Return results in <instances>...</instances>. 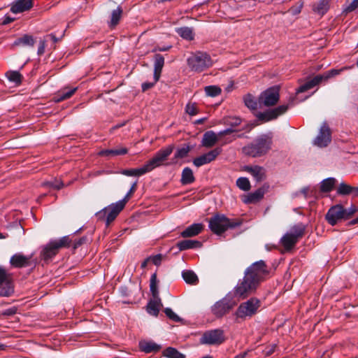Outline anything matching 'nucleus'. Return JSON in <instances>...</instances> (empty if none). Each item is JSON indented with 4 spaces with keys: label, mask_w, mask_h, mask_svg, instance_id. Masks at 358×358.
<instances>
[{
    "label": "nucleus",
    "mask_w": 358,
    "mask_h": 358,
    "mask_svg": "<svg viewBox=\"0 0 358 358\" xmlns=\"http://www.w3.org/2000/svg\"><path fill=\"white\" fill-rule=\"evenodd\" d=\"M268 274L269 270L264 261L254 262L245 269L243 279L234 288V296L242 299L247 298L256 291Z\"/></svg>",
    "instance_id": "f257e3e1"
},
{
    "label": "nucleus",
    "mask_w": 358,
    "mask_h": 358,
    "mask_svg": "<svg viewBox=\"0 0 358 358\" xmlns=\"http://www.w3.org/2000/svg\"><path fill=\"white\" fill-rule=\"evenodd\" d=\"M136 184L137 182H135L132 185L129 191L122 200L116 203H111L110 205L97 212L95 214L97 220L100 221H105L106 226H108L124 209L127 202L129 199L131 194L135 192Z\"/></svg>",
    "instance_id": "f03ea898"
},
{
    "label": "nucleus",
    "mask_w": 358,
    "mask_h": 358,
    "mask_svg": "<svg viewBox=\"0 0 358 358\" xmlns=\"http://www.w3.org/2000/svg\"><path fill=\"white\" fill-rule=\"evenodd\" d=\"M273 138L268 134L257 137L251 143L242 148L243 152L249 157H260L266 155L272 148Z\"/></svg>",
    "instance_id": "7ed1b4c3"
},
{
    "label": "nucleus",
    "mask_w": 358,
    "mask_h": 358,
    "mask_svg": "<svg viewBox=\"0 0 358 358\" xmlns=\"http://www.w3.org/2000/svg\"><path fill=\"white\" fill-rule=\"evenodd\" d=\"M208 227L217 235H221L229 229H234L241 224L239 220H230L224 214L217 213L209 219Z\"/></svg>",
    "instance_id": "20e7f679"
},
{
    "label": "nucleus",
    "mask_w": 358,
    "mask_h": 358,
    "mask_svg": "<svg viewBox=\"0 0 358 358\" xmlns=\"http://www.w3.org/2000/svg\"><path fill=\"white\" fill-rule=\"evenodd\" d=\"M306 227L303 223H298L291 227L280 239V243L287 251L291 250L299 241L305 235Z\"/></svg>",
    "instance_id": "39448f33"
},
{
    "label": "nucleus",
    "mask_w": 358,
    "mask_h": 358,
    "mask_svg": "<svg viewBox=\"0 0 358 358\" xmlns=\"http://www.w3.org/2000/svg\"><path fill=\"white\" fill-rule=\"evenodd\" d=\"M150 289L152 293V299L148 301L146 310L148 314L157 317L159 313L160 308L163 306L161 298L159 297L157 274L155 273L151 275Z\"/></svg>",
    "instance_id": "423d86ee"
},
{
    "label": "nucleus",
    "mask_w": 358,
    "mask_h": 358,
    "mask_svg": "<svg viewBox=\"0 0 358 358\" xmlns=\"http://www.w3.org/2000/svg\"><path fill=\"white\" fill-rule=\"evenodd\" d=\"M261 306L260 301L255 297L241 303L235 312L236 318L246 320L255 315Z\"/></svg>",
    "instance_id": "0eeeda50"
},
{
    "label": "nucleus",
    "mask_w": 358,
    "mask_h": 358,
    "mask_svg": "<svg viewBox=\"0 0 358 358\" xmlns=\"http://www.w3.org/2000/svg\"><path fill=\"white\" fill-rule=\"evenodd\" d=\"M187 65L192 71L201 72L212 66V60L208 54L196 52L187 58Z\"/></svg>",
    "instance_id": "6e6552de"
},
{
    "label": "nucleus",
    "mask_w": 358,
    "mask_h": 358,
    "mask_svg": "<svg viewBox=\"0 0 358 358\" xmlns=\"http://www.w3.org/2000/svg\"><path fill=\"white\" fill-rule=\"evenodd\" d=\"M174 145L171 144L160 149L157 151L152 159L148 161L144 165L148 173L150 172L155 168L159 167L164 164L165 161L174 150Z\"/></svg>",
    "instance_id": "1a4fd4ad"
},
{
    "label": "nucleus",
    "mask_w": 358,
    "mask_h": 358,
    "mask_svg": "<svg viewBox=\"0 0 358 358\" xmlns=\"http://www.w3.org/2000/svg\"><path fill=\"white\" fill-rule=\"evenodd\" d=\"M233 291L224 298L215 303L211 307V312L216 317H222L229 313L236 305V301L232 299Z\"/></svg>",
    "instance_id": "9d476101"
},
{
    "label": "nucleus",
    "mask_w": 358,
    "mask_h": 358,
    "mask_svg": "<svg viewBox=\"0 0 358 358\" xmlns=\"http://www.w3.org/2000/svg\"><path fill=\"white\" fill-rule=\"evenodd\" d=\"M225 341L224 333L222 329H215L205 331L199 339L203 345H219Z\"/></svg>",
    "instance_id": "9b49d317"
},
{
    "label": "nucleus",
    "mask_w": 358,
    "mask_h": 358,
    "mask_svg": "<svg viewBox=\"0 0 358 358\" xmlns=\"http://www.w3.org/2000/svg\"><path fill=\"white\" fill-rule=\"evenodd\" d=\"M280 99V87L274 85L263 91L259 98V105L272 106L278 103Z\"/></svg>",
    "instance_id": "f8f14e48"
},
{
    "label": "nucleus",
    "mask_w": 358,
    "mask_h": 358,
    "mask_svg": "<svg viewBox=\"0 0 358 358\" xmlns=\"http://www.w3.org/2000/svg\"><path fill=\"white\" fill-rule=\"evenodd\" d=\"M11 274L0 266V296H8L13 292Z\"/></svg>",
    "instance_id": "ddd939ff"
},
{
    "label": "nucleus",
    "mask_w": 358,
    "mask_h": 358,
    "mask_svg": "<svg viewBox=\"0 0 358 358\" xmlns=\"http://www.w3.org/2000/svg\"><path fill=\"white\" fill-rule=\"evenodd\" d=\"M344 213L345 208L342 205H335L329 209L325 218L329 224L334 226L338 221L345 220Z\"/></svg>",
    "instance_id": "4468645a"
},
{
    "label": "nucleus",
    "mask_w": 358,
    "mask_h": 358,
    "mask_svg": "<svg viewBox=\"0 0 358 358\" xmlns=\"http://www.w3.org/2000/svg\"><path fill=\"white\" fill-rule=\"evenodd\" d=\"M331 141V134L328 124L324 122L318 135L314 140V144L320 148L327 147Z\"/></svg>",
    "instance_id": "2eb2a0df"
},
{
    "label": "nucleus",
    "mask_w": 358,
    "mask_h": 358,
    "mask_svg": "<svg viewBox=\"0 0 358 358\" xmlns=\"http://www.w3.org/2000/svg\"><path fill=\"white\" fill-rule=\"evenodd\" d=\"M222 152L221 148H215L209 152L203 154L193 159V164L196 167H200L204 164H209L214 161Z\"/></svg>",
    "instance_id": "dca6fc26"
},
{
    "label": "nucleus",
    "mask_w": 358,
    "mask_h": 358,
    "mask_svg": "<svg viewBox=\"0 0 358 358\" xmlns=\"http://www.w3.org/2000/svg\"><path fill=\"white\" fill-rule=\"evenodd\" d=\"M289 104H282L275 108L266 110L264 113H260L258 115L259 120L268 122L272 120L276 119L278 116L284 114L288 110Z\"/></svg>",
    "instance_id": "f3484780"
},
{
    "label": "nucleus",
    "mask_w": 358,
    "mask_h": 358,
    "mask_svg": "<svg viewBox=\"0 0 358 358\" xmlns=\"http://www.w3.org/2000/svg\"><path fill=\"white\" fill-rule=\"evenodd\" d=\"M34 4V0H16L10 5V12L14 14L30 10Z\"/></svg>",
    "instance_id": "a211bd4d"
},
{
    "label": "nucleus",
    "mask_w": 358,
    "mask_h": 358,
    "mask_svg": "<svg viewBox=\"0 0 358 358\" xmlns=\"http://www.w3.org/2000/svg\"><path fill=\"white\" fill-rule=\"evenodd\" d=\"M31 256H25L22 253H16L10 259V264L15 268H24L31 265Z\"/></svg>",
    "instance_id": "6ab92c4d"
},
{
    "label": "nucleus",
    "mask_w": 358,
    "mask_h": 358,
    "mask_svg": "<svg viewBox=\"0 0 358 358\" xmlns=\"http://www.w3.org/2000/svg\"><path fill=\"white\" fill-rule=\"evenodd\" d=\"M59 249L56 245L53 240H52L44 246L41 252V256L43 260L48 261L55 257L59 252Z\"/></svg>",
    "instance_id": "aec40b11"
},
{
    "label": "nucleus",
    "mask_w": 358,
    "mask_h": 358,
    "mask_svg": "<svg viewBox=\"0 0 358 358\" xmlns=\"http://www.w3.org/2000/svg\"><path fill=\"white\" fill-rule=\"evenodd\" d=\"M244 171L249 173L257 182L264 180L266 178V170L260 166H245Z\"/></svg>",
    "instance_id": "412c9836"
},
{
    "label": "nucleus",
    "mask_w": 358,
    "mask_h": 358,
    "mask_svg": "<svg viewBox=\"0 0 358 358\" xmlns=\"http://www.w3.org/2000/svg\"><path fill=\"white\" fill-rule=\"evenodd\" d=\"M203 229V225L201 223H194L187 227L180 234L183 238H189L197 236Z\"/></svg>",
    "instance_id": "4be33fe9"
},
{
    "label": "nucleus",
    "mask_w": 358,
    "mask_h": 358,
    "mask_svg": "<svg viewBox=\"0 0 358 358\" xmlns=\"http://www.w3.org/2000/svg\"><path fill=\"white\" fill-rule=\"evenodd\" d=\"M139 349L145 353L157 352L161 346L152 341H142L139 342Z\"/></svg>",
    "instance_id": "5701e85b"
},
{
    "label": "nucleus",
    "mask_w": 358,
    "mask_h": 358,
    "mask_svg": "<svg viewBox=\"0 0 358 358\" xmlns=\"http://www.w3.org/2000/svg\"><path fill=\"white\" fill-rule=\"evenodd\" d=\"M164 65V58L160 54H156L154 57V78L157 82Z\"/></svg>",
    "instance_id": "b1692460"
},
{
    "label": "nucleus",
    "mask_w": 358,
    "mask_h": 358,
    "mask_svg": "<svg viewBox=\"0 0 358 358\" xmlns=\"http://www.w3.org/2000/svg\"><path fill=\"white\" fill-rule=\"evenodd\" d=\"M322 81V77L320 75H317L310 80L306 81L304 84L301 85L297 90L296 93H303L309 90L316 85H319Z\"/></svg>",
    "instance_id": "393cba45"
},
{
    "label": "nucleus",
    "mask_w": 358,
    "mask_h": 358,
    "mask_svg": "<svg viewBox=\"0 0 358 358\" xmlns=\"http://www.w3.org/2000/svg\"><path fill=\"white\" fill-rule=\"evenodd\" d=\"M177 247L179 250H186L192 248H199L202 246L201 242L196 240H182L177 243Z\"/></svg>",
    "instance_id": "a878e982"
},
{
    "label": "nucleus",
    "mask_w": 358,
    "mask_h": 358,
    "mask_svg": "<svg viewBox=\"0 0 358 358\" xmlns=\"http://www.w3.org/2000/svg\"><path fill=\"white\" fill-rule=\"evenodd\" d=\"M217 136L213 131H208L204 133L201 141L203 147L211 148L217 142Z\"/></svg>",
    "instance_id": "bb28decb"
},
{
    "label": "nucleus",
    "mask_w": 358,
    "mask_h": 358,
    "mask_svg": "<svg viewBox=\"0 0 358 358\" xmlns=\"http://www.w3.org/2000/svg\"><path fill=\"white\" fill-rule=\"evenodd\" d=\"M265 189L264 188H259L253 192L250 193L243 199L245 203H252L259 201L264 197L265 194Z\"/></svg>",
    "instance_id": "cd10ccee"
},
{
    "label": "nucleus",
    "mask_w": 358,
    "mask_h": 358,
    "mask_svg": "<svg viewBox=\"0 0 358 358\" xmlns=\"http://www.w3.org/2000/svg\"><path fill=\"white\" fill-rule=\"evenodd\" d=\"M192 148V147L188 144H184L182 147L178 148L174 153L173 164L177 163L178 160L180 159L187 157Z\"/></svg>",
    "instance_id": "c85d7f7f"
},
{
    "label": "nucleus",
    "mask_w": 358,
    "mask_h": 358,
    "mask_svg": "<svg viewBox=\"0 0 358 358\" xmlns=\"http://www.w3.org/2000/svg\"><path fill=\"white\" fill-rule=\"evenodd\" d=\"M195 181L192 170L189 167L183 169L181 173L180 182L182 185H189Z\"/></svg>",
    "instance_id": "c756f323"
},
{
    "label": "nucleus",
    "mask_w": 358,
    "mask_h": 358,
    "mask_svg": "<svg viewBox=\"0 0 358 358\" xmlns=\"http://www.w3.org/2000/svg\"><path fill=\"white\" fill-rule=\"evenodd\" d=\"M329 0H320L313 6V12L321 16L324 15L329 10Z\"/></svg>",
    "instance_id": "7c9ffc66"
},
{
    "label": "nucleus",
    "mask_w": 358,
    "mask_h": 358,
    "mask_svg": "<svg viewBox=\"0 0 358 358\" xmlns=\"http://www.w3.org/2000/svg\"><path fill=\"white\" fill-rule=\"evenodd\" d=\"M35 43L34 37L29 34H24L22 36L17 38L14 43V45H22L33 47Z\"/></svg>",
    "instance_id": "2f4dec72"
},
{
    "label": "nucleus",
    "mask_w": 358,
    "mask_h": 358,
    "mask_svg": "<svg viewBox=\"0 0 358 358\" xmlns=\"http://www.w3.org/2000/svg\"><path fill=\"white\" fill-rule=\"evenodd\" d=\"M77 90V87L72 89H64L55 96L54 99L56 102H60L70 98Z\"/></svg>",
    "instance_id": "473e14b6"
},
{
    "label": "nucleus",
    "mask_w": 358,
    "mask_h": 358,
    "mask_svg": "<svg viewBox=\"0 0 358 358\" xmlns=\"http://www.w3.org/2000/svg\"><path fill=\"white\" fill-rule=\"evenodd\" d=\"M128 152V150L126 148H120L115 149H109V150H103L99 152L100 156L104 157H110V156H117V155H124Z\"/></svg>",
    "instance_id": "72a5a7b5"
},
{
    "label": "nucleus",
    "mask_w": 358,
    "mask_h": 358,
    "mask_svg": "<svg viewBox=\"0 0 358 358\" xmlns=\"http://www.w3.org/2000/svg\"><path fill=\"white\" fill-rule=\"evenodd\" d=\"M176 33L183 39L192 41L194 38L193 29L188 27H182L176 29Z\"/></svg>",
    "instance_id": "f704fd0d"
},
{
    "label": "nucleus",
    "mask_w": 358,
    "mask_h": 358,
    "mask_svg": "<svg viewBox=\"0 0 358 358\" xmlns=\"http://www.w3.org/2000/svg\"><path fill=\"white\" fill-rule=\"evenodd\" d=\"M148 173L145 165L138 169H123L120 173L127 176H141Z\"/></svg>",
    "instance_id": "c9c22d12"
},
{
    "label": "nucleus",
    "mask_w": 358,
    "mask_h": 358,
    "mask_svg": "<svg viewBox=\"0 0 358 358\" xmlns=\"http://www.w3.org/2000/svg\"><path fill=\"white\" fill-rule=\"evenodd\" d=\"M6 76L10 82L13 83L15 85H20L23 78L22 75L17 71H8L6 73Z\"/></svg>",
    "instance_id": "e433bc0d"
},
{
    "label": "nucleus",
    "mask_w": 358,
    "mask_h": 358,
    "mask_svg": "<svg viewBox=\"0 0 358 358\" xmlns=\"http://www.w3.org/2000/svg\"><path fill=\"white\" fill-rule=\"evenodd\" d=\"M183 280L190 285H196L199 282V278L196 273L191 270H185L182 273Z\"/></svg>",
    "instance_id": "4c0bfd02"
},
{
    "label": "nucleus",
    "mask_w": 358,
    "mask_h": 358,
    "mask_svg": "<svg viewBox=\"0 0 358 358\" xmlns=\"http://www.w3.org/2000/svg\"><path fill=\"white\" fill-rule=\"evenodd\" d=\"M122 12L123 10L121 6H117L116 9L112 11L110 21L109 22L110 27H115L119 23Z\"/></svg>",
    "instance_id": "58836bf2"
},
{
    "label": "nucleus",
    "mask_w": 358,
    "mask_h": 358,
    "mask_svg": "<svg viewBox=\"0 0 358 358\" xmlns=\"http://www.w3.org/2000/svg\"><path fill=\"white\" fill-rule=\"evenodd\" d=\"M336 179L334 178H328L327 179L323 180L321 182L320 190L322 192H331L335 185Z\"/></svg>",
    "instance_id": "ea45409f"
},
{
    "label": "nucleus",
    "mask_w": 358,
    "mask_h": 358,
    "mask_svg": "<svg viewBox=\"0 0 358 358\" xmlns=\"http://www.w3.org/2000/svg\"><path fill=\"white\" fill-rule=\"evenodd\" d=\"M163 355L167 358H186L185 355L176 348L169 347L164 352Z\"/></svg>",
    "instance_id": "a19ab883"
},
{
    "label": "nucleus",
    "mask_w": 358,
    "mask_h": 358,
    "mask_svg": "<svg viewBox=\"0 0 358 358\" xmlns=\"http://www.w3.org/2000/svg\"><path fill=\"white\" fill-rule=\"evenodd\" d=\"M352 187L345 182H341L337 187L336 193L341 196H346L351 194Z\"/></svg>",
    "instance_id": "79ce46f5"
},
{
    "label": "nucleus",
    "mask_w": 358,
    "mask_h": 358,
    "mask_svg": "<svg viewBox=\"0 0 358 358\" xmlns=\"http://www.w3.org/2000/svg\"><path fill=\"white\" fill-rule=\"evenodd\" d=\"M206 94L211 97H215L221 94V88L216 85H209L204 88Z\"/></svg>",
    "instance_id": "37998d69"
},
{
    "label": "nucleus",
    "mask_w": 358,
    "mask_h": 358,
    "mask_svg": "<svg viewBox=\"0 0 358 358\" xmlns=\"http://www.w3.org/2000/svg\"><path fill=\"white\" fill-rule=\"evenodd\" d=\"M347 67L342 68L340 69H331L329 71H327L324 72L323 74L320 75L321 77H322V80H328L329 79L335 77L336 76L338 75L341 71H343L344 69H347Z\"/></svg>",
    "instance_id": "c03bdc74"
},
{
    "label": "nucleus",
    "mask_w": 358,
    "mask_h": 358,
    "mask_svg": "<svg viewBox=\"0 0 358 358\" xmlns=\"http://www.w3.org/2000/svg\"><path fill=\"white\" fill-rule=\"evenodd\" d=\"M236 185L243 191H248L250 189V182L248 178L241 177L236 180Z\"/></svg>",
    "instance_id": "a18cd8bd"
},
{
    "label": "nucleus",
    "mask_w": 358,
    "mask_h": 358,
    "mask_svg": "<svg viewBox=\"0 0 358 358\" xmlns=\"http://www.w3.org/2000/svg\"><path fill=\"white\" fill-rule=\"evenodd\" d=\"M358 9V0H352L350 3H346L343 7V13L348 14Z\"/></svg>",
    "instance_id": "49530a36"
},
{
    "label": "nucleus",
    "mask_w": 358,
    "mask_h": 358,
    "mask_svg": "<svg viewBox=\"0 0 358 358\" xmlns=\"http://www.w3.org/2000/svg\"><path fill=\"white\" fill-rule=\"evenodd\" d=\"M56 245L60 250L62 248L69 247L71 240L70 239L69 236H65L62 237L58 240H53Z\"/></svg>",
    "instance_id": "de8ad7c7"
},
{
    "label": "nucleus",
    "mask_w": 358,
    "mask_h": 358,
    "mask_svg": "<svg viewBox=\"0 0 358 358\" xmlns=\"http://www.w3.org/2000/svg\"><path fill=\"white\" fill-rule=\"evenodd\" d=\"M244 102L245 106L250 109L255 110L257 108V101L250 94H248L244 97Z\"/></svg>",
    "instance_id": "09e8293b"
},
{
    "label": "nucleus",
    "mask_w": 358,
    "mask_h": 358,
    "mask_svg": "<svg viewBox=\"0 0 358 358\" xmlns=\"http://www.w3.org/2000/svg\"><path fill=\"white\" fill-rule=\"evenodd\" d=\"M164 311L166 315L171 320L176 322H179L182 320V319L176 313H175L171 308H166Z\"/></svg>",
    "instance_id": "8fccbe9b"
},
{
    "label": "nucleus",
    "mask_w": 358,
    "mask_h": 358,
    "mask_svg": "<svg viewBox=\"0 0 358 358\" xmlns=\"http://www.w3.org/2000/svg\"><path fill=\"white\" fill-rule=\"evenodd\" d=\"M43 185L52 187L55 189H60L64 186V184L62 181L55 179L54 180L44 182Z\"/></svg>",
    "instance_id": "3c124183"
},
{
    "label": "nucleus",
    "mask_w": 358,
    "mask_h": 358,
    "mask_svg": "<svg viewBox=\"0 0 358 358\" xmlns=\"http://www.w3.org/2000/svg\"><path fill=\"white\" fill-rule=\"evenodd\" d=\"M185 111L191 116L195 115L199 113L198 108L195 103H187L185 107Z\"/></svg>",
    "instance_id": "603ef678"
},
{
    "label": "nucleus",
    "mask_w": 358,
    "mask_h": 358,
    "mask_svg": "<svg viewBox=\"0 0 358 358\" xmlns=\"http://www.w3.org/2000/svg\"><path fill=\"white\" fill-rule=\"evenodd\" d=\"M303 6V1L298 2L296 5L292 6L290 8L289 12L293 15H296L299 14L301 12Z\"/></svg>",
    "instance_id": "864d4df0"
},
{
    "label": "nucleus",
    "mask_w": 358,
    "mask_h": 358,
    "mask_svg": "<svg viewBox=\"0 0 358 358\" xmlns=\"http://www.w3.org/2000/svg\"><path fill=\"white\" fill-rule=\"evenodd\" d=\"M46 43H47V39H45V38L40 40L39 45H38V51H37V53L38 55H42L44 54L45 49L46 47Z\"/></svg>",
    "instance_id": "5fc2aeb1"
},
{
    "label": "nucleus",
    "mask_w": 358,
    "mask_h": 358,
    "mask_svg": "<svg viewBox=\"0 0 358 358\" xmlns=\"http://www.w3.org/2000/svg\"><path fill=\"white\" fill-rule=\"evenodd\" d=\"M150 257L153 264L157 266L161 265L163 259V255L162 254H157L154 256H150Z\"/></svg>",
    "instance_id": "6e6d98bb"
},
{
    "label": "nucleus",
    "mask_w": 358,
    "mask_h": 358,
    "mask_svg": "<svg viewBox=\"0 0 358 358\" xmlns=\"http://www.w3.org/2000/svg\"><path fill=\"white\" fill-rule=\"evenodd\" d=\"M357 211V208L355 206H352L348 209L345 208L344 217L345 220H348L350 217Z\"/></svg>",
    "instance_id": "4d7b16f0"
},
{
    "label": "nucleus",
    "mask_w": 358,
    "mask_h": 358,
    "mask_svg": "<svg viewBox=\"0 0 358 358\" xmlns=\"http://www.w3.org/2000/svg\"><path fill=\"white\" fill-rule=\"evenodd\" d=\"M157 82H155V80L154 79L153 82H145L142 83L141 88L143 92H145L150 89H151Z\"/></svg>",
    "instance_id": "13d9d810"
},
{
    "label": "nucleus",
    "mask_w": 358,
    "mask_h": 358,
    "mask_svg": "<svg viewBox=\"0 0 358 358\" xmlns=\"http://www.w3.org/2000/svg\"><path fill=\"white\" fill-rule=\"evenodd\" d=\"M16 313H17V308L11 307V308L4 310L1 314L5 316H12V315H14Z\"/></svg>",
    "instance_id": "bf43d9fd"
},
{
    "label": "nucleus",
    "mask_w": 358,
    "mask_h": 358,
    "mask_svg": "<svg viewBox=\"0 0 358 358\" xmlns=\"http://www.w3.org/2000/svg\"><path fill=\"white\" fill-rule=\"evenodd\" d=\"M87 238L85 236H83V237L79 238L78 241L74 242L73 246V249L74 250L77 249L78 247H80L83 244L87 242Z\"/></svg>",
    "instance_id": "052dcab7"
},
{
    "label": "nucleus",
    "mask_w": 358,
    "mask_h": 358,
    "mask_svg": "<svg viewBox=\"0 0 358 358\" xmlns=\"http://www.w3.org/2000/svg\"><path fill=\"white\" fill-rule=\"evenodd\" d=\"M120 293L122 296H129L130 295V291L125 286H122L119 289Z\"/></svg>",
    "instance_id": "680f3d73"
},
{
    "label": "nucleus",
    "mask_w": 358,
    "mask_h": 358,
    "mask_svg": "<svg viewBox=\"0 0 358 358\" xmlns=\"http://www.w3.org/2000/svg\"><path fill=\"white\" fill-rule=\"evenodd\" d=\"M45 39H47V41L50 39L54 43H56L57 41H59V38H58L54 34H47L45 36H44Z\"/></svg>",
    "instance_id": "e2e57ef3"
},
{
    "label": "nucleus",
    "mask_w": 358,
    "mask_h": 358,
    "mask_svg": "<svg viewBox=\"0 0 358 358\" xmlns=\"http://www.w3.org/2000/svg\"><path fill=\"white\" fill-rule=\"evenodd\" d=\"M241 122V120L239 117H233L231 119V121L229 122V124L231 127H236L239 125Z\"/></svg>",
    "instance_id": "0e129e2a"
},
{
    "label": "nucleus",
    "mask_w": 358,
    "mask_h": 358,
    "mask_svg": "<svg viewBox=\"0 0 358 358\" xmlns=\"http://www.w3.org/2000/svg\"><path fill=\"white\" fill-rule=\"evenodd\" d=\"M236 130L231 129V128H227L224 130H222L221 131L219 132L218 135L219 136H225V135H228V134H232L233 132H234Z\"/></svg>",
    "instance_id": "69168bd1"
},
{
    "label": "nucleus",
    "mask_w": 358,
    "mask_h": 358,
    "mask_svg": "<svg viewBox=\"0 0 358 358\" xmlns=\"http://www.w3.org/2000/svg\"><path fill=\"white\" fill-rule=\"evenodd\" d=\"M14 20H15V18L11 17H10L8 15H6L3 17V22H2V24H3V25L8 24L13 22Z\"/></svg>",
    "instance_id": "338daca9"
},
{
    "label": "nucleus",
    "mask_w": 358,
    "mask_h": 358,
    "mask_svg": "<svg viewBox=\"0 0 358 358\" xmlns=\"http://www.w3.org/2000/svg\"><path fill=\"white\" fill-rule=\"evenodd\" d=\"M309 191H310L309 187H303L301 190V192L303 194L305 198H308V197Z\"/></svg>",
    "instance_id": "774afa93"
}]
</instances>
